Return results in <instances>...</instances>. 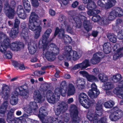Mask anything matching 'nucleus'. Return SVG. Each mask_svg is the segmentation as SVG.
Returning a JSON list of instances; mask_svg holds the SVG:
<instances>
[{
	"instance_id": "obj_32",
	"label": "nucleus",
	"mask_w": 123,
	"mask_h": 123,
	"mask_svg": "<svg viewBox=\"0 0 123 123\" xmlns=\"http://www.w3.org/2000/svg\"><path fill=\"white\" fill-rule=\"evenodd\" d=\"M114 87L113 84L110 82H107L103 84V88L105 90H111Z\"/></svg>"
},
{
	"instance_id": "obj_34",
	"label": "nucleus",
	"mask_w": 123,
	"mask_h": 123,
	"mask_svg": "<svg viewBox=\"0 0 123 123\" xmlns=\"http://www.w3.org/2000/svg\"><path fill=\"white\" fill-rule=\"evenodd\" d=\"M24 7L26 12H30L31 10V6L28 0H23Z\"/></svg>"
},
{
	"instance_id": "obj_8",
	"label": "nucleus",
	"mask_w": 123,
	"mask_h": 123,
	"mask_svg": "<svg viewBox=\"0 0 123 123\" xmlns=\"http://www.w3.org/2000/svg\"><path fill=\"white\" fill-rule=\"evenodd\" d=\"M15 6V3L14 0H11L9 5L7 2L5 4L4 9L5 13L10 18H13L14 16L15 13L14 8Z\"/></svg>"
},
{
	"instance_id": "obj_42",
	"label": "nucleus",
	"mask_w": 123,
	"mask_h": 123,
	"mask_svg": "<svg viewBox=\"0 0 123 123\" xmlns=\"http://www.w3.org/2000/svg\"><path fill=\"white\" fill-rule=\"evenodd\" d=\"M108 37L110 40L113 43H115L117 41L116 36L114 34H109Z\"/></svg>"
},
{
	"instance_id": "obj_53",
	"label": "nucleus",
	"mask_w": 123,
	"mask_h": 123,
	"mask_svg": "<svg viewBox=\"0 0 123 123\" xmlns=\"http://www.w3.org/2000/svg\"><path fill=\"white\" fill-rule=\"evenodd\" d=\"M45 72L39 71H36L34 72V74L37 76H39L40 75H42Z\"/></svg>"
},
{
	"instance_id": "obj_19",
	"label": "nucleus",
	"mask_w": 123,
	"mask_h": 123,
	"mask_svg": "<svg viewBox=\"0 0 123 123\" xmlns=\"http://www.w3.org/2000/svg\"><path fill=\"white\" fill-rule=\"evenodd\" d=\"M9 46L8 48L10 47L11 49L13 51H18L21 48H23L24 44L22 42H17L12 43L10 45L9 43Z\"/></svg>"
},
{
	"instance_id": "obj_57",
	"label": "nucleus",
	"mask_w": 123,
	"mask_h": 123,
	"mask_svg": "<svg viewBox=\"0 0 123 123\" xmlns=\"http://www.w3.org/2000/svg\"><path fill=\"white\" fill-rule=\"evenodd\" d=\"M80 63L77 64L73 68V69L75 70L79 68H81V65Z\"/></svg>"
},
{
	"instance_id": "obj_41",
	"label": "nucleus",
	"mask_w": 123,
	"mask_h": 123,
	"mask_svg": "<svg viewBox=\"0 0 123 123\" xmlns=\"http://www.w3.org/2000/svg\"><path fill=\"white\" fill-rule=\"evenodd\" d=\"M98 77L99 79L102 82H106L108 80V77L104 74H100Z\"/></svg>"
},
{
	"instance_id": "obj_12",
	"label": "nucleus",
	"mask_w": 123,
	"mask_h": 123,
	"mask_svg": "<svg viewBox=\"0 0 123 123\" xmlns=\"http://www.w3.org/2000/svg\"><path fill=\"white\" fill-rule=\"evenodd\" d=\"M116 3L115 0H98L97 4L103 8L107 9L114 6Z\"/></svg>"
},
{
	"instance_id": "obj_38",
	"label": "nucleus",
	"mask_w": 123,
	"mask_h": 123,
	"mask_svg": "<svg viewBox=\"0 0 123 123\" xmlns=\"http://www.w3.org/2000/svg\"><path fill=\"white\" fill-rule=\"evenodd\" d=\"M71 49L72 47L70 46H67L65 47L64 54L67 58V56L70 55V53L72 51L71 50Z\"/></svg>"
},
{
	"instance_id": "obj_61",
	"label": "nucleus",
	"mask_w": 123,
	"mask_h": 123,
	"mask_svg": "<svg viewBox=\"0 0 123 123\" xmlns=\"http://www.w3.org/2000/svg\"><path fill=\"white\" fill-rule=\"evenodd\" d=\"M105 90L106 91V93L107 94L110 95H112V93L111 90Z\"/></svg>"
},
{
	"instance_id": "obj_35",
	"label": "nucleus",
	"mask_w": 123,
	"mask_h": 123,
	"mask_svg": "<svg viewBox=\"0 0 123 123\" xmlns=\"http://www.w3.org/2000/svg\"><path fill=\"white\" fill-rule=\"evenodd\" d=\"M35 30H31L33 31H36L35 38H37L40 36V32L42 30V27L40 25H38L35 27Z\"/></svg>"
},
{
	"instance_id": "obj_31",
	"label": "nucleus",
	"mask_w": 123,
	"mask_h": 123,
	"mask_svg": "<svg viewBox=\"0 0 123 123\" xmlns=\"http://www.w3.org/2000/svg\"><path fill=\"white\" fill-rule=\"evenodd\" d=\"M99 93V90H90L88 92L89 96L91 98H96Z\"/></svg>"
},
{
	"instance_id": "obj_13",
	"label": "nucleus",
	"mask_w": 123,
	"mask_h": 123,
	"mask_svg": "<svg viewBox=\"0 0 123 123\" xmlns=\"http://www.w3.org/2000/svg\"><path fill=\"white\" fill-rule=\"evenodd\" d=\"M123 16V10L121 8L117 7L113 8L112 11L109 14L108 18L109 20L114 19L117 16L121 17Z\"/></svg>"
},
{
	"instance_id": "obj_6",
	"label": "nucleus",
	"mask_w": 123,
	"mask_h": 123,
	"mask_svg": "<svg viewBox=\"0 0 123 123\" xmlns=\"http://www.w3.org/2000/svg\"><path fill=\"white\" fill-rule=\"evenodd\" d=\"M66 92L65 90L60 91L59 88L55 89L54 93L51 91H49L47 92L46 95L47 100L50 103L54 104L59 99L60 94L62 96H65L66 95Z\"/></svg>"
},
{
	"instance_id": "obj_30",
	"label": "nucleus",
	"mask_w": 123,
	"mask_h": 123,
	"mask_svg": "<svg viewBox=\"0 0 123 123\" xmlns=\"http://www.w3.org/2000/svg\"><path fill=\"white\" fill-rule=\"evenodd\" d=\"M47 49H49V50L52 51L53 50H55L56 53H55L57 54L59 53V49L53 43H51L49 44V45L48 46V44L47 40Z\"/></svg>"
},
{
	"instance_id": "obj_4",
	"label": "nucleus",
	"mask_w": 123,
	"mask_h": 123,
	"mask_svg": "<svg viewBox=\"0 0 123 123\" xmlns=\"http://www.w3.org/2000/svg\"><path fill=\"white\" fill-rule=\"evenodd\" d=\"M24 86H20L16 88L12 92L10 102L12 105H15L18 103L19 95L23 98H28L29 95L28 91L25 89Z\"/></svg>"
},
{
	"instance_id": "obj_52",
	"label": "nucleus",
	"mask_w": 123,
	"mask_h": 123,
	"mask_svg": "<svg viewBox=\"0 0 123 123\" xmlns=\"http://www.w3.org/2000/svg\"><path fill=\"white\" fill-rule=\"evenodd\" d=\"M41 87V90L43 92L46 91L48 89L47 85L46 84L42 85Z\"/></svg>"
},
{
	"instance_id": "obj_16",
	"label": "nucleus",
	"mask_w": 123,
	"mask_h": 123,
	"mask_svg": "<svg viewBox=\"0 0 123 123\" xmlns=\"http://www.w3.org/2000/svg\"><path fill=\"white\" fill-rule=\"evenodd\" d=\"M113 49L114 51L116 52V53H115L113 55L114 60H116L123 56V54L121 53L123 52V47H121L119 44H116L113 47Z\"/></svg>"
},
{
	"instance_id": "obj_48",
	"label": "nucleus",
	"mask_w": 123,
	"mask_h": 123,
	"mask_svg": "<svg viewBox=\"0 0 123 123\" xmlns=\"http://www.w3.org/2000/svg\"><path fill=\"white\" fill-rule=\"evenodd\" d=\"M14 117L12 114H8L7 116V121L9 123H12Z\"/></svg>"
},
{
	"instance_id": "obj_33",
	"label": "nucleus",
	"mask_w": 123,
	"mask_h": 123,
	"mask_svg": "<svg viewBox=\"0 0 123 123\" xmlns=\"http://www.w3.org/2000/svg\"><path fill=\"white\" fill-rule=\"evenodd\" d=\"M18 28L14 27L12 28L9 33L10 37L12 38L16 37L18 33Z\"/></svg>"
},
{
	"instance_id": "obj_28",
	"label": "nucleus",
	"mask_w": 123,
	"mask_h": 123,
	"mask_svg": "<svg viewBox=\"0 0 123 123\" xmlns=\"http://www.w3.org/2000/svg\"><path fill=\"white\" fill-rule=\"evenodd\" d=\"M1 95L4 99L7 100L9 97V91L8 87H5L2 91Z\"/></svg>"
},
{
	"instance_id": "obj_59",
	"label": "nucleus",
	"mask_w": 123,
	"mask_h": 123,
	"mask_svg": "<svg viewBox=\"0 0 123 123\" xmlns=\"http://www.w3.org/2000/svg\"><path fill=\"white\" fill-rule=\"evenodd\" d=\"M78 2L77 1L74 2L72 4V6L74 8H75L77 7L78 4Z\"/></svg>"
},
{
	"instance_id": "obj_55",
	"label": "nucleus",
	"mask_w": 123,
	"mask_h": 123,
	"mask_svg": "<svg viewBox=\"0 0 123 123\" xmlns=\"http://www.w3.org/2000/svg\"><path fill=\"white\" fill-rule=\"evenodd\" d=\"M59 2H61L64 5H67L69 2L70 0H59Z\"/></svg>"
},
{
	"instance_id": "obj_27",
	"label": "nucleus",
	"mask_w": 123,
	"mask_h": 123,
	"mask_svg": "<svg viewBox=\"0 0 123 123\" xmlns=\"http://www.w3.org/2000/svg\"><path fill=\"white\" fill-rule=\"evenodd\" d=\"M84 3H88L87 8L88 9L92 10L96 7V6L95 3L91 0H83Z\"/></svg>"
},
{
	"instance_id": "obj_51",
	"label": "nucleus",
	"mask_w": 123,
	"mask_h": 123,
	"mask_svg": "<svg viewBox=\"0 0 123 123\" xmlns=\"http://www.w3.org/2000/svg\"><path fill=\"white\" fill-rule=\"evenodd\" d=\"M80 74L82 75L84 77H85L86 78L88 76L89 74L86 71H81L79 72Z\"/></svg>"
},
{
	"instance_id": "obj_25",
	"label": "nucleus",
	"mask_w": 123,
	"mask_h": 123,
	"mask_svg": "<svg viewBox=\"0 0 123 123\" xmlns=\"http://www.w3.org/2000/svg\"><path fill=\"white\" fill-rule=\"evenodd\" d=\"M70 54V55L67 56V58L68 60H70L72 58L74 60H76L80 58L81 55L76 51L74 50L71 51Z\"/></svg>"
},
{
	"instance_id": "obj_43",
	"label": "nucleus",
	"mask_w": 123,
	"mask_h": 123,
	"mask_svg": "<svg viewBox=\"0 0 123 123\" xmlns=\"http://www.w3.org/2000/svg\"><path fill=\"white\" fill-rule=\"evenodd\" d=\"M114 103L112 101L106 102L105 103L104 105L105 107L107 108H110L114 105Z\"/></svg>"
},
{
	"instance_id": "obj_45",
	"label": "nucleus",
	"mask_w": 123,
	"mask_h": 123,
	"mask_svg": "<svg viewBox=\"0 0 123 123\" xmlns=\"http://www.w3.org/2000/svg\"><path fill=\"white\" fill-rule=\"evenodd\" d=\"M87 80L90 82H92L97 81L98 78L93 75L89 74L86 78Z\"/></svg>"
},
{
	"instance_id": "obj_29",
	"label": "nucleus",
	"mask_w": 123,
	"mask_h": 123,
	"mask_svg": "<svg viewBox=\"0 0 123 123\" xmlns=\"http://www.w3.org/2000/svg\"><path fill=\"white\" fill-rule=\"evenodd\" d=\"M76 83L78 88L80 90L84 89L85 87V82L83 79L78 78L77 80Z\"/></svg>"
},
{
	"instance_id": "obj_3",
	"label": "nucleus",
	"mask_w": 123,
	"mask_h": 123,
	"mask_svg": "<svg viewBox=\"0 0 123 123\" xmlns=\"http://www.w3.org/2000/svg\"><path fill=\"white\" fill-rule=\"evenodd\" d=\"M47 113L45 111V108L43 107H41L39 110V114L38 115V117L42 121L43 123H64L61 120H59L58 118L60 119L59 117L57 119L56 118H53L50 117L48 120H45L44 117L47 115ZM69 116L68 114L66 113L63 115L62 117H61L60 119L62 118L63 121L66 122H68L69 119Z\"/></svg>"
},
{
	"instance_id": "obj_44",
	"label": "nucleus",
	"mask_w": 123,
	"mask_h": 123,
	"mask_svg": "<svg viewBox=\"0 0 123 123\" xmlns=\"http://www.w3.org/2000/svg\"><path fill=\"white\" fill-rule=\"evenodd\" d=\"M109 118L112 121H115L119 119L114 112L111 113L109 115Z\"/></svg>"
},
{
	"instance_id": "obj_24",
	"label": "nucleus",
	"mask_w": 123,
	"mask_h": 123,
	"mask_svg": "<svg viewBox=\"0 0 123 123\" xmlns=\"http://www.w3.org/2000/svg\"><path fill=\"white\" fill-rule=\"evenodd\" d=\"M102 54L100 52L96 53L94 54L92 58L90 61V62L93 64H95L99 62L101 58L100 56L102 55Z\"/></svg>"
},
{
	"instance_id": "obj_56",
	"label": "nucleus",
	"mask_w": 123,
	"mask_h": 123,
	"mask_svg": "<svg viewBox=\"0 0 123 123\" xmlns=\"http://www.w3.org/2000/svg\"><path fill=\"white\" fill-rule=\"evenodd\" d=\"M91 87L92 89L96 91L98 90L97 89V86L95 83H93L92 84Z\"/></svg>"
},
{
	"instance_id": "obj_39",
	"label": "nucleus",
	"mask_w": 123,
	"mask_h": 123,
	"mask_svg": "<svg viewBox=\"0 0 123 123\" xmlns=\"http://www.w3.org/2000/svg\"><path fill=\"white\" fill-rule=\"evenodd\" d=\"M123 90V89L120 86H119L118 85V84L117 86L113 89V92L115 94L117 95L118 97Z\"/></svg>"
},
{
	"instance_id": "obj_46",
	"label": "nucleus",
	"mask_w": 123,
	"mask_h": 123,
	"mask_svg": "<svg viewBox=\"0 0 123 123\" xmlns=\"http://www.w3.org/2000/svg\"><path fill=\"white\" fill-rule=\"evenodd\" d=\"M114 112L119 119H120L123 116V111L120 110L118 109L116 110Z\"/></svg>"
},
{
	"instance_id": "obj_22",
	"label": "nucleus",
	"mask_w": 123,
	"mask_h": 123,
	"mask_svg": "<svg viewBox=\"0 0 123 123\" xmlns=\"http://www.w3.org/2000/svg\"><path fill=\"white\" fill-rule=\"evenodd\" d=\"M33 97L35 101L38 103H41L45 99V97L44 96H42L38 90H36L35 91Z\"/></svg>"
},
{
	"instance_id": "obj_15",
	"label": "nucleus",
	"mask_w": 123,
	"mask_h": 123,
	"mask_svg": "<svg viewBox=\"0 0 123 123\" xmlns=\"http://www.w3.org/2000/svg\"><path fill=\"white\" fill-rule=\"evenodd\" d=\"M70 111L71 118L73 121H78L80 120L79 116L77 106L74 105H71L70 106Z\"/></svg>"
},
{
	"instance_id": "obj_47",
	"label": "nucleus",
	"mask_w": 123,
	"mask_h": 123,
	"mask_svg": "<svg viewBox=\"0 0 123 123\" xmlns=\"http://www.w3.org/2000/svg\"><path fill=\"white\" fill-rule=\"evenodd\" d=\"M80 64L81 65L82 69L83 68H86L90 65L88 60H85L82 63Z\"/></svg>"
},
{
	"instance_id": "obj_63",
	"label": "nucleus",
	"mask_w": 123,
	"mask_h": 123,
	"mask_svg": "<svg viewBox=\"0 0 123 123\" xmlns=\"http://www.w3.org/2000/svg\"><path fill=\"white\" fill-rule=\"evenodd\" d=\"M31 120L30 119L27 118L23 123H31Z\"/></svg>"
},
{
	"instance_id": "obj_11",
	"label": "nucleus",
	"mask_w": 123,
	"mask_h": 123,
	"mask_svg": "<svg viewBox=\"0 0 123 123\" xmlns=\"http://www.w3.org/2000/svg\"><path fill=\"white\" fill-rule=\"evenodd\" d=\"M39 17L35 13L32 12L30 17L28 23V27L31 30H34L36 26L37 25V23L39 21Z\"/></svg>"
},
{
	"instance_id": "obj_7",
	"label": "nucleus",
	"mask_w": 123,
	"mask_h": 123,
	"mask_svg": "<svg viewBox=\"0 0 123 123\" xmlns=\"http://www.w3.org/2000/svg\"><path fill=\"white\" fill-rule=\"evenodd\" d=\"M90 10L87 12L88 14L90 16H93L92 18V20L94 22H98L101 24H108L109 23V20L107 19L106 17H101L99 16L96 15L100 12L98 10ZM108 17L107 18H108Z\"/></svg>"
},
{
	"instance_id": "obj_58",
	"label": "nucleus",
	"mask_w": 123,
	"mask_h": 123,
	"mask_svg": "<svg viewBox=\"0 0 123 123\" xmlns=\"http://www.w3.org/2000/svg\"><path fill=\"white\" fill-rule=\"evenodd\" d=\"M49 14L51 16H54L55 14V11L54 10L50 9L49 11Z\"/></svg>"
},
{
	"instance_id": "obj_62",
	"label": "nucleus",
	"mask_w": 123,
	"mask_h": 123,
	"mask_svg": "<svg viewBox=\"0 0 123 123\" xmlns=\"http://www.w3.org/2000/svg\"><path fill=\"white\" fill-rule=\"evenodd\" d=\"M43 27H45L47 26V20L46 19H44L43 20Z\"/></svg>"
},
{
	"instance_id": "obj_54",
	"label": "nucleus",
	"mask_w": 123,
	"mask_h": 123,
	"mask_svg": "<svg viewBox=\"0 0 123 123\" xmlns=\"http://www.w3.org/2000/svg\"><path fill=\"white\" fill-rule=\"evenodd\" d=\"M12 64L14 66V67L17 69H18L19 64L18 62L15 61H12Z\"/></svg>"
},
{
	"instance_id": "obj_20",
	"label": "nucleus",
	"mask_w": 123,
	"mask_h": 123,
	"mask_svg": "<svg viewBox=\"0 0 123 123\" xmlns=\"http://www.w3.org/2000/svg\"><path fill=\"white\" fill-rule=\"evenodd\" d=\"M51 32L52 30L51 29H47L43 35L42 38L40 39L39 41V43L43 44H45V43L47 44V41Z\"/></svg>"
},
{
	"instance_id": "obj_64",
	"label": "nucleus",
	"mask_w": 123,
	"mask_h": 123,
	"mask_svg": "<svg viewBox=\"0 0 123 123\" xmlns=\"http://www.w3.org/2000/svg\"><path fill=\"white\" fill-rule=\"evenodd\" d=\"M118 85L119 86H120L123 89V80L119 82L118 83Z\"/></svg>"
},
{
	"instance_id": "obj_2",
	"label": "nucleus",
	"mask_w": 123,
	"mask_h": 123,
	"mask_svg": "<svg viewBox=\"0 0 123 123\" xmlns=\"http://www.w3.org/2000/svg\"><path fill=\"white\" fill-rule=\"evenodd\" d=\"M64 18L63 16L61 17L59 19L60 21H61L62 23V24L61 28L59 29L58 27H57L55 30L54 35L55 37L58 34L59 37L62 39V40L64 42L70 43L72 41V39L70 37L67 35H64V30L66 28L67 32L71 33L72 32V26L70 25H66V23L64 20Z\"/></svg>"
},
{
	"instance_id": "obj_5",
	"label": "nucleus",
	"mask_w": 123,
	"mask_h": 123,
	"mask_svg": "<svg viewBox=\"0 0 123 123\" xmlns=\"http://www.w3.org/2000/svg\"><path fill=\"white\" fill-rule=\"evenodd\" d=\"M86 13L85 12H81L78 16H75L73 18V20L75 22L74 23L73 25L75 27L79 28L82 25V21H84L83 25L84 28L87 31L91 30L92 28V26L88 24L89 22L86 20V18L85 16Z\"/></svg>"
},
{
	"instance_id": "obj_37",
	"label": "nucleus",
	"mask_w": 123,
	"mask_h": 123,
	"mask_svg": "<svg viewBox=\"0 0 123 123\" xmlns=\"http://www.w3.org/2000/svg\"><path fill=\"white\" fill-rule=\"evenodd\" d=\"M8 102L7 101H5L0 107V113L4 114L6 112L8 106Z\"/></svg>"
},
{
	"instance_id": "obj_60",
	"label": "nucleus",
	"mask_w": 123,
	"mask_h": 123,
	"mask_svg": "<svg viewBox=\"0 0 123 123\" xmlns=\"http://www.w3.org/2000/svg\"><path fill=\"white\" fill-rule=\"evenodd\" d=\"M63 56L60 55H59L58 56V59L59 60H63L65 58H66L67 59V58H66V57H65L64 55V53L63 54Z\"/></svg>"
},
{
	"instance_id": "obj_40",
	"label": "nucleus",
	"mask_w": 123,
	"mask_h": 123,
	"mask_svg": "<svg viewBox=\"0 0 123 123\" xmlns=\"http://www.w3.org/2000/svg\"><path fill=\"white\" fill-rule=\"evenodd\" d=\"M122 79L121 75L119 74H117L114 75L112 77V79L113 81L114 82L119 83Z\"/></svg>"
},
{
	"instance_id": "obj_17",
	"label": "nucleus",
	"mask_w": 123,
	"mask_h": 123,
	"mask_svg": "<svg viewBox=\"0 0 123 123\" xmlns=\"http://www.w3.org/2000/svg\"><path fill=\"white\" fill-rule=\"evenodd\" d=\"M67 104L64 102H60L57 106V108L55 111V114L56 115H59L61 112L63 113L66 111L67 109Z\"/></svg>"
},
{
	"instance_id": "obj_49",
	"label": "nucleus",
	"mask_w": 123,
	"mask_h": 123,
	"mask_svg": "<svg viewBox=\"0 0 123 123\" xmlns=\"http://www.w3.org/2000/svg\"><path fill=\"white\" fill-rule=\"evenodd\" d=\"M32 5L33 7H37L39 6V3L37 0H31Z\"/></svg>"
},
{
	"instance_id": "obj_23",
	"label": "nucleus",
	"mask_w": 123,
	"mask_h": 123,
	"mask_svg": "<svg viewBox=\"0 0 123 123\" xmlns=\"http://www.w3.org/2000/svg\"><path fill=\"white\" fill-rule=\"evenodd\" d=\"M17 12L18 16L20 18L25 19L26 18V15L22 6L20 5L18 6Z\"/></svg>"
},
{
	"instance_id": "obj_14",
	"label": "nucleus",
	"mask_w": 123,
	"mask_h": 123,
	"mask_svg": "<svg viewBox=\"0 0 123 123\" xmlns=\"http://www.w3.org/2000/svg\"><path fill=\"white\" fill-rule=\"evenodd\" d=\"M43 46V55L45 56L46 58L49 61H50L54 60L55 58V55H56L55 53L54 54L52 51L49 50L47 49V44H42Z\"/></svg>"
},
{
	"instance_id": "obj_36",
	"label": "nucleus",
	"mask_w": 123,
	"mask_h": 123,
	"mask_svg": "<svg viewBox=\"0 0 123 123\" xmlns=\"http://www.w3.org/2000/svg\"><path fill=\"white\" fill-rule=\"evenodd\" d=\"M111 45L109 43H105L103 45L104 52L105 54H108L111 51Z\"/></svg>"
},
{
	"instance_id": "obj_26",
	"label": "nucleus",
	"mask_w": 123,
	"mask_h": 123,
	"mask_svg": "<svg viewBox=\"0 0 123 123\" xmlns=\"http://www.w3.org/2000/svg\"><path fill=\"white\" fill-rule=\"evenodd\" d=\"M37 48L36 43L35 42H31L28 44V49L31 54H33L36 52Z\"/></svg>"
},
{
	"instance_id": "obj_1",
	"label": "nucleus",
	"mask_w": 123,
	"mask_h": 123,
	"mask_svg": "<svg viewBox=\"0 0 123 123\" xmlns=\"http://www.w3.org/2000/svg\"><path fill=\"white\" fill-rule=\"evenodd\" d=\"M96 113L94 110H89L86 115L87 118L90 121H93V123H107V117L105 116L101 118L98 121V117L102 114V104L101 101L97 102L96 107Z\"/></svg>"
},
{
	"instance_id": "obj_21",
	"label": "nucleus",
	"mask_w": 123,
	"mask_h": 123,
	"mask_svg": "<svg viewBox=\"0 0 123 123\" xmlns=\"http://www.w3.org/2000/svg\"><path fill=\"white\" fill-rule=\"evenodd\" d=\"M38 109L35 102H31L25 108L24 110L25 111L29 114L32 112V110H34Z\"/></svg>"
},
{
	"instance_id": "obj_10",
	"label": "nucleus",
	"mask_w": 123,
	"mask_h": 123,
	"mask_svg": "<svg viewBox=\"0 0 123 123\" xmlns=\"http://www.w3.org/2000/svg\"><path fill=\"white\" fill-rule=\"evenodd\" d=\"M79 101L80 104L86 108L90 107L92 102L87 94L84 92L80 93L79 96Z\"/></svg>"
},
{
	"instance_id": "obj_9",
	"label": "nucleus",
	"mask_w": 123,
	"mask_h": 123,
	"mask_svg": "<svg viewBox=\"0 0 123 123\" xmlns=\"http://www.w3.org/2000/svg\"><path fill=\"white\" fill-rule=\"evenodd\" d=\"M67 84L65 81H62L61 83L60 86L56 88H59L60 91L65 90L66 91V94L67 93L68 95H74L75 92V89L74 86L71 83L69 84L68 87L67 88Z\"/></svg>"
},
{
	"instance_id": "obj_50",
	"label": "nucleus",
	"mask_w": 123,
	"mask_h": 123,
	"mask_svg": "<svg viewBox=\"0 0 123 123\" xmlns=\"http://www.w3.org/2000/svg\"><path fill=\"white\" fill-rule=\"evenodd\" d=\"M20 21L17 18H16L15 20L14 27L18 28V26L20 23Z\"/></svg>"
},
{
	"instance_id": "obj_18",
	"label": "nucleus",
	"mask_w": 123,
	"mask_h": 123,
	"mask_svg": "<svg viewBox=\"0 0 123 123\" xmlns=\"http://www.w3.org/2000/svg\"><path fill=\"white\" fill-rule=\"evenodd\" d=\"M21 27L22 28V32L20 36L22 39L25 40L29 38L27 32L28 29L26 27V25L25 22H23L21 24Z\"/></svg>"
}]
</instances>
